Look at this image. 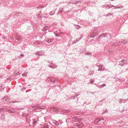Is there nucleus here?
Returning <instances> with one entry per match:
<instances>
[{
  "instance_id": "obj_1",
  "label": "nucleus",
  "mask_w": 128,
  "mask_h": 128,
  "mask_svg": "<svg viewBox=\"0 0 128 128\" xmlns=\"http://www.w3.org/2000/svg\"><path fill=\"white\" fill-rule=\"evenodd\" d=\"M76 125L78 126L79 128H81L83 126V124L80 122H78V123H76Z\"/></svg>"
},
{
  "instance_id": "obj_2",
  "label": "nucleus",
  "mask_w": 128,
  "mask_h": 128,
  "mask_svg": "<svg viewBox=\"0 0 128 128\" xmlns=\"http://www.w3.org/2000/svg\"><path fill=\"white\" fill-rule=\"evenodd\" d=\"M36 122V120H34L33 122H32V121H31L30 122V125L32 126H34V124H35Z\"/></svg>"
},
{
  "instance_id": "obj_3",
  "label": "nucleus",
  "mask_w": 128,
  "mask_h": 128,
  "mask_svg": "<svg viewBox=\"0 0 128 128\" xmlns=\"http://www.w3.org/2000/svg\"><path fill=\"white\" fill-rule=\"evenodd\" d=\"M42 128H48V126L46 125H44L42 126Z\"/></svg>"
},
{
  "instance_id": "obj_4",
  "label": "nucleus",
  "mask_w": 128,
  "mask_h": 128,
  "mask_svg": "<svg viewBox=\"0 0 128 128\" xmlns=\"http://www.w3.org/2000/svg\"><path fill=\"white\" fill-rule=\"evenodd\" d=\"M122 42L124 43H126V41L125 40H122Z\"/></svg>"
},
{
  "instance_id": "obj_5",
  "label": "nucleus",
  "mask_w": 128,
  "mask_h": 128,
  "mask_svg": "<svg viewBox=\"0 0 128 128\" xmlns=\"http://www.w3.org/2000/svg\"><path fill=\"white\" fill-rule=\"evenodd\" d=\"M27 75V73L26 72H25L22 74V76H26Z\"/></svg>"
},
{
  "instance_id": "obj_6",
  "label": "nucleus",
  "mask_w": 128,
  "mask_h": 128,
  "mask_svg": "<svg viewBox=\"0 0 128 128\" xmlns=\"http://www.w3.org/2000/svg\"><path fill=\"white\" fill-rule=\"evenodd\" d=\"M99 120V119H97L95 121V122L97 120Z\"/></svg>"
},
{
  "instance_id": "obj_7",
  "label": "nucleus",
  "mask_w": 128,
  "mask_h": 128,
  "mask_svg": "<svg viewBox=\"0 0 128 128\" xmlns=\"http://www.w3.org/2000/svg\"><path fill=\"white\" fill-rule=\"evenodd\" d=\"M21 56H24V55H23V54H21Z\"/></svg>"
},
{
  "instance_id": "obj_8",
  "label": "nucleus",
  "mask_w": 128,
  "mask_h": 128,
  "mask_svg": "<svg viewBox=\"0 0 128 128\" xmlns=\"http://www.w3.org/2000/svg\"><path fill=\"white\" fill-rule=\"evenodd\" d=\"M17 39L18 40H20V39H19V38H17Z\"/></svg>"
},
{
  "instance_id": "obj_9",
  "label": "nucleus",
  "mask_w": 128,
  "mask_h": 128,
  "mask_svg": "<svg viewBox=\"0 0 128 128\" xmlns=\"http://www.w3.org/2000/svg\"><path fill=\"white\" fill-rule=\"evenodd\" d=\"M38 108V109H39V108Z\"/></svg>"
}]
</instances>
